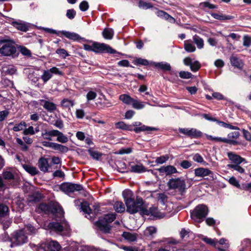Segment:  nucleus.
Returning a JSON list of instances; mask_svg holds the SVG:
<instances>
[{
    "instance_id": "nucleus-52",
    "label": "nucleus",
    "mask_w": 251,
    "mask_h": 251,
    "mask_svg": "<svg viewBox=\"0 0 251 251\" xmlns=\"http://www.w3.org/2000/svg\"><path fill=\"white\" fill-rule=\"evenodd\" d=\"M203 241H204L206 243L211 245L212 246H215L218 243V240L216 239H211L208 237H204L202 239Z\"/></svg>"
},
{
    "instance_id": "nucleus-14",
    "label": "nucleus",
    "mask_w": 251,
    "mask_h": 251,
    "mask_svg": "<svg viewBox=\"0 0 251 251\" xmlns=\"http://www.w3.org/2000/svg\"><path fill=\"white\" fill-rule=\"evenodd\" d=\"M157 170L162 175H166V176H169L177 173L176 169L172 165L162 166L158 169Z\"/></svg>"
},
{
    "instance_id": "nucleus-9",
    "label": "nucleus",
    "mask_w": 251,
    "mask_h": 251,
    "mask_svg": "<svg viewBox=\"0 0 251 251\" xmlns=\"http://www.w3.org/2000/svg\"><path fill=\"white\" fill-rule=\"evenodd\" d=\"M0 43H4L0 49V52L5 56H10L14 54L16 51L15 47L9 42L0 40Z\"/></svg>"
},
{
    "instance_id": "nucleus-44",
    "label": "nucleus",
    "mask_w": 251,
    "mask_h": 251,
    "mask_svg": "<svg viewBox=\"0 0 251 251\" xmlns=\"http://www.w3.org/2000/svg\"><path fill=\"white\" fill-rule=\"evenodd\" d=\"M56 140L62 143H66L68 141V138L63 133L60 131L57 137Z\"/></svg>"
},
{
    "instance_id": "nucleus-43",
    "label": "nucleus",
    "mask_w": 251,
    "mask_h": 251,
    "mask_svg": "<svg viewBox=\"0 0 251 251\" xmlns=\"http://www.w3.org/2000/svg\"><path fill=\"white\" fill-rule=\"evenodd\" d=\"M218 123L221 126H222L224 127H225V128H229L230 129H233V130H239V129L238 127L232 126V125L227 124L224 122H222V121H218Z\"/></svg>"
},
{
    "instance_id": "nucleus-38",
    "label": "nucleus",
    "mask_w": 251,
    "mask_h": 251,
    "mask_svg": "<svg viewBox=\"0 0 251 251\" xmlns=\"http://www.w3.org/2000/svg\"><path fill=\"white\" fill-rule=\"evenodd\" d=\"M52 75L51 74L49 69L44 70L43 75L41 76V79L44 83H46L52 77Z\"/></svg>"
},
{
    "instance_id": "nucleus-11",
    "label": "nucleus",
    "mask_w": 251,
    "mask_h": 251,
    "mask_svg": "<svg viewBox=\"0 0 251 251\" xmlns=\"http://www.w3.org/2000/svg\"><path fill=\"white\" fill-rule=\"evenodd\" d=\"M178 131L191 138H198L202 135V133L201 131L194 128H179Z\"/></svg>"
},
{
    "instance_id": "nucleus-27",
    "label": "nucleus",
    "mask_w": 251,
    "mask_h": 251,
    "mask_svg": "<svg viewBox=\"0 0 251 251\" xmlns=\"http://www.w3.org/2000/svg\"><path fill=\"white\" fill-rule=\"evenodd\" d=\"M211 16L214 19L220 21L230 20L233 19L234 17L230 15H226L224 14H219L217 13H212Z\"/></svg>"
},
{
    "instance_id": "nucleus-28",
    "label": "nucleus",
    "mask_w": 251,
    "mask_h": 251,
    "mask_svg": "<svg viewBox=\"0 0 251 251\" xmlns=\"http://www.w3.org/2000/svg\"><path fill=\"white\" fill-rule=\"evenodd\" d=\"M123 237L126 240L129 242H134L136 241L137 235L135 233H131L128 232H124Z\"/></svg>"
},
{
    "instance_id": "nucleus-6",
    "label": "nucleus",
    "mask_w": 251,
    "mask_h": 251,
    "mask_svg": "<svg viewBox=\"0 0 251 251\" xmlns=\"http://www.w3.org/2000/svg\"><path fill=\"white\" fill-rule=\"evenodd\" d=\"M207 207L204 204H200L191 212V216L195 221L200 223L207 215Z\"/></svg>"
},
{
    "instance_id": "nucleus-45",
    "label": "nucleus",
    "mask_w": 251,
    "mask_h": 251,
    "mask_svg": "<svg viewBox=\"0 0 251 251\" xmlns=\"http://www.w3.org/2000/svg\"><path fill=\"white\" fill-rule=\"evenodd\" d=\"M26 126V124L25 122H22L20 124H16L13 127V130L15 131H19L23 130L24 127Z\"/></svg>"
},
{
    "instance_id": "nucleus-47",
    "label": "nucleus",
    "mask_w": 251,
    "mask_h": 251,
    "mask_svg": "<svg viewBox=\"0 0 251 251\" xmlns=\"http://www.w3.org/2000/svg\"><path fill=\"white\" fill-rule=\"evenodd\" d=\"M158 201L161 202L163 205H165V203L167 201V196L165 193L157 194Z\"/></svg>"
},
{
    "instance_id": "nucleus-32",
    "label": "nucleus",
    "mask_w": 251,
    "mask_h": 251,
    "mask_svg": "<svg viewBox=\"0 0 251 251\" xmlns=\"http://www.w3.org/2000/svg\"><path fill=\"white\" fill-rule=\"evenodd\" d=\"M184 49L186 51L190 52H194L196 50L195 46L189 40L184 42Z\"/></svg>"
},
{
    "instance_id": "nucleus-8",
    "label": "nucleus",
    "mask_w": 251,
    "mask_h": 251,
    "mask_svg": "<svg viewBox=\"0 0 251 251\" xmlns=\"http://www.w3.org/2000/svg\"><path fill=\"white\" fill-rule=\"evenodd\" d=\"M93 51L96 53L106 52L111 54L116 53V50L104 43L93 42Z\"/></svg>"
},
{
    "instance_id": "nucleus-37",
    "label": "nucleus",
    "mask_w": 251,
    "mask_h": 251,
    "mask_svg": "<svg viewBox=\"0 0 251 251\" xmlns=\"http://www.w3.org/2000/svg\"><path fill=\"white\" fill-rule=\"evenodd\" d=\"M114 31L111 28H105L102 32L103 37L106 39H111L113 36Z\"/></svg>"
},
{
    "instance_id": "nucleus-56",
    "label": "nucleus",
    "mask_w": 251,
    "mask_h": 251,
    "mask_svg": "<svg viewBox=\"0 0 251 251\" xmlns=\"http://www.w3.org/2000/svg\"><path fill=\"white\" fill-rule=\"evenodd\" d=\"M179 76L182 78L188 79L192 77V75L189 72L181 71L179 73Z\"/></svg>"
},
{
    "instance_id": "nucleus-20",
    "label": "nucleus",
    "mask_w": 251,
    "mask_h": 251,
    "mask_svg": "<svg viewBox=\"0 0 251 251\" xmlns=\"http://www.w3.org/2000/svg\"><path fill=\"white\" fill-rule=\"evenodd\" d=\"M39 101L40 104L47 111L51 112L56 109V105L54 103L44 100H40Z\"/></svg>"
},
{
    "instance_id": "nucleus-42",
    "label": "nucleus",
    "mask_w": 251,
    "mask_h": 251,
    "mask_svg": "<svg viewBox=\"0 0 251 251\" xmlns=\"http://www.w3.org/2000/svg\"><path fill=\"white\" fill-rule=\"evenodd\" d=\"M54 150L64 153L68 151V148L65 146L55 143Z\"/></svg>"
},
{
    "instance_id": "nucleus-48",
    "label": "nucleus",
    "mask_w": 251,
    "mask_h": 251,
    "mask_svg": "<svg viewBox=\"0 0 251 251\" xmlns=\"http://www.w3.org/2000/svg\"><path fill=\"white\" fill-rule=\"evenodd\" d=\"M134 62H135V64H136V65H145V66H147L149 64L151 65V63H150L148 61V60H147V59H145L141 58H138L135 59L134 61Z\"/></svg>"
},
{
    "instance_id": "nucleus-55",
    "label": "nucleus",
    "mask_w": 251,
    "mask_h": 251,
    "mask_svg": "<svg viewBox=\"0 0 251 251\" xmlns=\"http://www.w3.org/2000/svg\"><path fill=\"white\" fill-rule=\"evenodd\" d=\"M193 159L195 162L198 163H203L206 164V163L204 161L202 157L199 153H196L193 156Z\"/></svg>"
},
{
    "instance_id": "nucleus-51",
    "label": "nucleus",
    "mask_w": 251,
    "mask_h": 251,
    "mask_svg": "<svg viewBox=\"0 0 251 251\" xmlns=\"http://www.w3.org/2000/svg\"><path fill=\"white\" fill-rule=\"evenodd\" d=\"M228 167L230 168L233 169L234 170L237 171L239 173L242 174L244 173L245 172L244 169L240 166L239 164H230L228 165Z\"/></svg>"
},
{
    "instance_id": "nucleus-16",
    "label": "nucleus",
    "mask_w": 251,
    "mask_h": 251,
    "mask_svg": "<svg viewBox=\"0 0 251 251\" xmlns=\"http://www.w3.org/2000/svg\"><path fill=\"white\" fill-rule=\"evenodd\" d=\"M11 25L18 30L23 32H26L29 29L28 24L21 20L13 21L11 22Z\"/></svg>"
},
{
    "instance_id": "nucleus-4",
    "label": "nucleus",
    "mask_w": 251,
    "mask_h": 251,
    "mask_svg": "<svg viewBox=\"0 0 251 251\" xmlns=\"http://www.w3.org/2000/svg\"><path fill=\"white\" fill-rule=\"evenodd\" d=\"M115 219L116 214L115 213L108 214L97 222L96 224L100 230L104 233H108L110 230L109 223L113 222Z\"/></svg>"
},
{
    "instance_id": "nucleus-46",
    "label": "nucleus",
    "mask_w": 251,
    "mask_h": 251,
    "mask_svg": "<svg viewBox=\"0 0 251 251\" xmlns=\"http://www.w3.org/2000/svg\"><path fill=\"white\" fill-rule=\"evenodd\" d=\"M3 177L4 179L10 181L14 179V176L12 172L10 171H5L3 173Z\"/></svg>"
},
{
    "instance_id": "nucleus-61",
    "label": "nucleus",
    "mask_w": 251,
    "mask_h": 251,
    "mask_svg": "<svg viewBox=\"0 0 251 251\" xmlns=\"http://www.w3.org/2000/svg\"><path fill=\"white\" fill-rule=\"evenodd\" d=\"M251 44V38L248 36H244L243 37V45L249 47Z\"/></svg>"
},
{
    "instance_id": "nucleus-57",
    "label": "nucleus",
    "mask_w": 251,
    "mask_h": 251,
    "mask_svg": "<svg viewBox=\"0 0 251 251\" xmlns=\"http://www.w3.org/2000/svg\"><path fill=\"white\" fill-rule=\"evenodd\" d=\"M17 143L21 146V149L23 151H26L28 147L27 146H26L24 142L23 141V140L20 138H17L16 139Z\"/></svg>"
},
{
    "instance_id": "nucleus-22",
    "label": "nucleus",
    "mask_w": 251,
    "mask_h": 251,
    "mask_svg": "<svg viewBox=\"0 0 251 251\" xmlns=\"http://www.w3.org/2000/svg\"><path fill=\"white\" fill-rule=\"evenodd\" d=\"M151 64L153 65L155 67L160 69L163 71H171V66L170 64L167 62H161L155 63L151 62Z\"/></svg>"
},
{
    "instance_id": "nucleus-10",
    "label": "nucleus",
    "mask_w": 251,
    "mask_h": 251,
    "mask_svg": "<svg viewBox=\"0 0 251 251\" xmlns=\"http://www.w3.org/2000/svg\"><path fill=\"white\" fill-rule=\"evenodd\" d=\"M94 146L92 136L79 131V147L90 148Z\"/></svg>"
},
{
    "instance_id": "nucleus-21",
    "label": "nucleus",
    "mask_w": 251,
    "mask_h": 251,
    "mask_svg": "<svg viewBox=\"0 0 251 251\" xmlns=\"http://www.w3.org/2000/svg\"><path fill=\"white\" fill-rule=\"evenodd\" d=\"M59 36L62 37L63 36L66 37L69 39L73 40H77L78 39V35L74 32H71L65 30L60 31Z\"/></svg>"
},
{
    "instance_id": "nucleus-40",
    "label": "nucleus",
    "mask_w": 251,
    "mask_h": 251,
    "mask_svg": "<svg viewBox=\"0 0 251 251\" xmlns=\"http://www.w3.org/2000/svg\"><path fill=\"white\" fill-rule=\"evenodd\" d=\"M131 171L134 173H142L145 171V168L142 165H135L131 167Z\"/></svg>"
},
{
    "instance_id": "nucleus-24",
    "label": "nucleus",
    "mask_w": 251,
    "mask_h": 251,
    "mask_svg": "<svg viewBox=\"0 0 251 251\" xmlns=\"http://www.w3.org/2000/svg\"><path fill=\"white\" fill-rule=\"evenodd\" d=\"M227 156L231 161L237 164H240L244 161V159L232 152H228Z\"/></svg>"
},
{
    "instance_id": "nucleus-64",
    "label": "nucleus",
    "mask_w": 251,
    "mask_h": 251,
    "mask_svg": "<svg viewBox=\"0 0 251 251\" xmlns=\"http://www.w3.org/2000/svg\"><path fill=\"white\" fill-rule=\"evenodd\" d=\"M121 249L125 251H138V248L133 246H123L121 247Z\"/></svg>"
},
{
    "instance_id": "nucleus-62",
    "label": "nucleus",
    "mask_w": 251,
    "mask_h": 251,
    "mask_svg": "<svg viewBox=\"0 0 251 251\" xmlns=\"http://www.w3.org/2000/svg\"><path fill=\"white\" fill-rule=\"evenodd\" d=\"M139 7L141 8L147 9L151 7V6L150 3L141 0L139 2Z\"/></svg>"
},
{
    "instance_id": "nucleus-53",
    "label": "nucleus",
    "mask_w": 251,
    "mask_h": 251,
    "mask_svg": "<svg viewBox=\"0 0 251 251\" xmlns=\"http://www.w3.org/2000/svg\"><path fill=\"white\" fill-rule=\"evenodd\" d=\"M169 159L168 155H163L160 157H157L155 160V162L157 164H163L166 162Z\"/></svg>"
},
{
    "instance_id": "nucleus-7",
    "label": "nucleus",
    "mask_w": 251,
    "mask_h": 251,
    "mask_svg": "<svg viewBox=\"0 0 251 251\" xmlns=\"http://www.w3.org/2000/svg\"><path fill=\"white\" fill-rule=\"evenodd\" d=\"M167 185L170 189L176 190L181 193L187 189L185 180L180 178L170 179Z\"/></svg>"
},
{
    "instance_id": "nucleus-31",
    "label": "nucleus",
    "mask_w": 251,
    "mask_h": 251,
    "mask_svg": "<svg viewBox=\"0 0 251 251\" xmlns=\"http://www.w3.org/2000/svg\"><path fill=\"white\" fill-rule=\"evenodd\" d=\"M119 99L124 103L126 104H132L134 99L131 98L129 95L127 94H122L120 96Z\"/></svg>"
},
{
    "instance_id": "nucleus-2",
    "label": "nucleus",
    "mask_w": 251,
    "mask_h": 251,
    "mask_svg": "<svg viewBox=\"0 0 251 251\" xmlns=\"http://www.w3.org/2000/svg\"><path fill=\"white\" fill-rule=\"evenodd\" d=\"M125 203L126 206V211L129 213L133 214L139 212L140 214L143 215L145 206L142 199L137 197L135 200H129Z\"/></svg>"
},
{
    "instance_id": "nucleus-12",
    "label": "nucleus",
    "mask_w": 251,
    "mask_h": 251,
    "mask_svg": "<svg viewBox=\"0 0 251 251\" xmlns=\"http://www.w3.org/2000/svg\"><path fill=\"white\" fill-rule=\"evenodd\" d=\"M60 190L68 195L78 190V185L71 182H63L59 185Z\"/></svg>"
},
{
    "instance_id": "nucleus-63",
    "label": "nucleus",
    "mask_w": 251,
    "mask_h": 251,
    "mask_svg": "<svg viewBox=\"0 0 251 251\" xmlns=\"http://www.w3.org/2000/svg\"><path fill=\"white\" fill-rule=\"evenodd\" d=\"M180 236L182 239H183L185 237H188L190 236V234H192V232H190V231L185 230V229H182L180 231Z\"/></svg>"
},
{
    "instance_id": "nucleus-30",
    "label": "nucleus",
    "mask_w": 251,
    "mask_h": 251,
    "mask_svg": "<svg viewBox=\"0 0 251 251\" xmlns=\"http://www.w3.org/2000/svg\"><path fill=\"white\" fill-rule=\"evenodd\" d=\"M115 210L118 213H122L125 211V206L124 204L120 201H116L113 205Z\"/></svg>"
},
{
    "instance_id": "nucleus-15",
    "label": "nucleus",
    "mask_w": 251,
    "mask_h": 251,
    "mask_svg": "<svg viewBox=\"0 0 251 251\" xmlns=\"http://www.w3.org/2000/svg\"><path fill=\"white\" fill-rule=\"evenodd\" d=\"M178 243V241L175 239H171L167 242L164 247L160 248L158 251H176L177 249L175 245L177 244Z\"/></svg>"
},
{
    "instance_id": "nucleus-36",
    "label": "nucleus",
    "mask_w": 251,
    "mask_h": 251,
    "mask_svg": "<svg viewBox=\"0 0 251 251\" xmlns=\"http://www.w3.org/2000/svg\"><path fill=\"white\" fill-rule=\"evenodd\" d=\"M74 104L73 100H70L67 99H63L61 102V106L63 108L70 109Z\"/></svg>"
},
{
    "instance_id": "nucleus-25",
    "label": "nucleus",
    "mask_w": 251,
    "mask_h": 251,
    "mask_svg": "<svg viewBox=\"0 0 251 251\" xmlns=\"http://www.w3.org/2000/svg\"><path fill=\"white\" fill-rule=\"evenodd\" d=\"M156 14L157 16L162 18L166 20H168L169 22L171 23H174L176 22L175 19L173 17L170 16L169 14H168L165 11L162 10L157 11L156 12Z\"/></svg>"
},
{
    "instance_id": "nucleus-60",
    "label": "nucleus",
    "mask_w": 251,
    "mask_h": 251,
    "mask_svg": "<svg viewBox=\"0 0 251 251\" xmlns=\"http://www.w3.org/2000/svg\"><path fill=\"white\" fill-rule=\"evenodd\" d=\"M56 53L59 54L60 56L63 58H65L68 56V53L67 51L63 49H59L56 50Z\"/></svg>"
},
{
    "instance_id": "nucleus-23",
    "label": "nucleus",
    "mask_w": 251,
    "mask_h": 251,
    "mask_svg": "<svg viewBox=\"0 0 251 251\" xmlns=\"http://www.w3.org/2000/svg\"><path fill=\"white\" fill-rule=\"evenodd\" d=\"M157 128L148 126L145 125H142L139 127H135L133 128V131L136 133H139L141 131H146L148 133H150L151 131L156 130Z\"/></svg>"
},
{
    "instance_id": "nucleus-26",
    "label": "nucleus",
    "mask_w": 251,
    "mask_h": 251,
    "mask_svg": "<svg viewBox=\"0 0 251 251\" xmlns=\"http://www.w3.org/2000/svg\"><path fill=\"white\" fill-rule=\"evenodd\" d=\"M49 164L48 160L45 158H41L38 161V167L40 170L44 172H46L48 170Z\"/></svg>"
},
{
    "instance_id": "nucleus-33",
    "label": "nucleus",
    "mask_w": 251,
    "mask_h": 251,
    "mask_svg": "<svg viewBox=\"0 0 251 251\" xmlns=\"http://www.w3.org/2000/svg\"><path fill=\"white\" fill-rule=\"evenodd\" d=\"M122 195L124 198L125 203L126 201L134 199L133 198V193L131 190H125L122 193Z\"/></svg>"
},
{
    "instance_id": "nucleus-19",
    "label": "nucleus",
    "mask_w": 251,
    "mask_h": 251,
    "mask_svg": "<svg viewBox=\"0 0 251 251\" xmlns=\"http://www.w3.org/2000/svg\"><path fill=\"white\" fill-rule=\"evenodd\" d=\"M230 61L231 64L237 68L241 69L243 67L244 63L243 61L234 54L231 55L230 56Z\"/></svg>"
},
{
    "instance_id": "nucleus-17",
    "label": "nucleus",
    "mask_w": 251,
    "mask_h": 251,
    "mask_svg": "<svg viewBox=\"0 0 251 251\" xmlns=\"http://www.w3.org/2000/svg\"><path fill=\"white\" fill-rule=\"evenodd\" d=\"M195 176L198 177H205L213 175V172L207 168H198L194 170Z\"/></svg>"
},
{
    "instance_id": "nucleus-54",
    "label": "nucleus",
    "mask_w": 251,
    "mask_h": 251,
    "mask_svg": "<svg viewBox=\"0 0 251 251\" xmlns=\"http://www.w3.org/2000/svg\"><path fill=\"white\" fill-rule=\"evenodd\" d=\"M228 182L231 185H232L237 188H239L240 186V185L238 181L234 176L230 177L228 179Z\"/></svg>"
},
{
    "instance_id": "nucleus-49",
    "label": "nucleus",
    "mask_w": 251,
    "mask_h": 251,
    "mask_svg": "<svg viewBox=\"0 0 251 251\" xmlns=\"http://www.w3.org/2000/svg\"><path fill=\"white\" fill-rule=\"evenodd\" d=\"M201 66L200 62L198 61H195L192 63L190 67L191 71L195 72L199 70Z\"/></svg>"
},
{
    "instance_id": "nucleus-13",
    "label": "nucleus",
    "mask_w": 251,
    "mask_h": 251,
    "mask_svg": "<svg viewBox=\"0 0 251 251\" xmlns=\"http://www.w3.org/2000/svg\"><path fill=\"white\" fill-rule=\"evenodd\" d=\"M45 251H60L61 247L59 244L53 240H48L43 245Z\"/></svg>"
},
{
    "instance_id": "nucleus-18",
    "label": "nucleus",
    "mask_w": 251,
    "mask_h": 251,
    "mask_svg": "<svg viewBox=\"0 0 251 251\" xmlns=\"http://www.w3.org/2000/svg\"><path fill=\"white\" fill-rule=\"evenodd\" d=\"M14 239L16 242V245L23 244L27 241V237L25 235L22 230L16 232L15 234Z\"/></svg>"
},
{
    "instance_id": "nucleus-41",
    "label": "nucleus",
    "mask_w": 251,
    "mask_h": 251,
    "mask_svg": "<svg viewBox=\"0 0 251 251\" xmlns=\"http://www.w3.org/2000/svg\"><path fill=\"white\" fill-rule=\"evenodd\" d=\"M24 169L32 175H35L38 174V171L36 168L28 165H24Z\"/></svg>"
},
{
    "instance_id": "nucleus-1",
    "label": "nucleus",
    "mask_w": 251,
    "mask_h": 251,
    "mask_svg": "<svg viewBox=\"0 0 251 251\" xmlns=\"http://www.w3.org/2000/svg\"><path fill=\"white\" fill-rule=\"evenodd\" d=\"M36 211L38 212H43L45 214L51 213L53 215L60 218H62L64 212L62 207L58 204H53L49 205L46 203H40L36 208Z\"/></svg>"
},
{
    "instance_id": "nucleus-35",
    "label": "nucleus",
    "mask_w": 251,
    "mask_h": 251,
    "mask_svg": "<svg viewBox=\"0 0 251 251\" xmlns=\"http://www.w3.org/2000/svg\"><path fill=\"white\" fill-rule=\"evenodd\" d=\"M145 103L149 104V103L148 102H141L137 100L134 99L131 104L134 108L139 110L145 107Z\"/></svg>"
},
{
    "instance_id": "nucleus-29",
    "label": "nucleus",
    "mask_w": 251,
    "mask_h": 251,
    "mask_svg": "<svg viewBox=\"0 0 251 251\" xmlns=\"http://www.w3.org/2000/svg\"><path fill=\"white\" fill-rule=\"evenodd\" d=\"M193 40L194 43L197 45V48L199 49H201L204 46V41L203 40L199 37L197 35H195L193 37Z\"/></svg>"
},
{
    "instance_id": "nucleus-50",
    "label": "nucleus",
    "mask_w": 251,
    "mask_h": 251,
    "mask_svg": "<svg viewBox=\"0 0 251 251\" xmlns=\"http://www.w3.org/2000/svg\"><path fill=\"white\" fill-rule=\"evenodd\" d=\"M89 7V3L86 0H83L79 3V9L82 11H86Z\"/></svg>"
},
{
    "instance_id": "nucleus-39",
    "label": "nucleus",
    "mask_w": 251,
    "mask_h": 251,
    "mask_svg": "<svg viewBox=\"0 0 251 251\" xmlns=\"http://www.w3.org/2000/svg\"><path fill=\"white\" fill-rule=\"evenodd\" d=\"M81 209L82 211L87 214L88 216H89L90 214L91 213V209L89 206V204L87 202H83L81 203L80 204Z\"/></svg>"
},
{
    "instance_id": "nucleus-34",
    "label": "nucleus",
    "mask_w": 251,
    "mask_h": 251,
    "mask_svg": "<svg viewBox=\"0 0 251 251\" xmlns=\"http://www.w3.org/2000/svg\"><path fill=\"white\" fill-rule=\"evenodd\" d=\"M89 154L94 159L99 160L102 156V154L98 151H94L92 149V147L87 150Z\"/></svg>"
},
{
    "instance_id": "nucleus-59",
    "label": "nucleus",
    "mask_w": 251,
    "mask_h": 251,
    "mask_svg": "<svg viewBox=\"0 0 251 251\" xmlns=\"http://www.w3.org/2000/svg\"><path fill=\"white\" fill-rule=\"evenodd\" d=\"M8 210V207L3 204H0V216H3Z\"/></svg>"
},
{
    "instance_id": "nucleus-3",
    "label": "nucleus",
    "mask_w": 251,
    "mask_h": 251,
    "mask_svg": "<svg viewBox=\"0 0 251 251\" xmlns=\"http://www.w3.org/2000/svg\"><path fill=\"white\" fill-rule=\"evenodd\" d=\"M173 209L172 204L170 202H167L165 210L167 212H162L158 209L156 207H151L149 209H147L145 207V210L143 212V215H151L157 219H161L164 217H169L170 216L168 215L172 211Z\"/></svg>"
},
{
    "instance_id": "nucleus-5",
    "label": "nucleus",
    "mask_w": 251,
    "mask_h": 251,
    "mask_svg": "<svg viewBox=\"0 0 251 251\" xmlns=\"http://www.w3.org/2000/svg\"><path fill=\"white\" fill-rule=\"evenodd\" d=\"M64 216L60 218V222H51L48 225V228L51 231H54L57 233L62 234V232L69 229V226L68 223L64 219L62 220ZM60 218V217H59Z\"/></svg>"
},
{
    "instance_id": "nucleus-58",
    "label": "nucleus",
    "mask_w": 251,
    "mask_h": 251,
    "mask_svg": "<svg viewBox=\"0 0 251 251\" xmlns=\"http://www.w3.org/2000/svg\"><path fill=\"white\" fill-rule=\"evenodd\" d=\"M97 95L95 92L90 91L87 94L86 98L88 101L94 100Z\"/></svg>"
}]
</instances>
